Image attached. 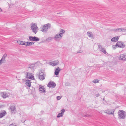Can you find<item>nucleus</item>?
Masks as SVG:
<instances>
[{
  "label": "nucleus",
  "mask_w": 126,
  "mask_h": 126,
  "mask_svg": "<svg viewBox=\"0 0 126 126\" xmlns=\"http://www.w3.org/2000/svg\"><path fill=\"white\" fill-rule=\"evenodd\" d=\"M51 27V24L50 23H47L43 26L42 29L41 31L44 32H47L49 28Z\"/></svg>",
  "instance_id": "obj_1"
},
{
  "label": "nucleus",
  "mask_w": 126,
  "mask_h": 126,
  "mask_svg": "<svg viewBox=\"0 0 126 126\" xmlns=\"http://www.w3.org/2000/svg\"><path fill=\"white\" fill-rule=\"evenodd\" d=\"M33 32L35 34H36L38 30V28L37 25L34 23H33L31 26V29Z\"/></svg>",
  "instance_id": "obj_2"
},
{
  "label": "nucleus",
  "mask_w": 126,
  "mask_h": 126,
  "mask_svg": "<svg viewBox=\"0 0 126 126\" xmlns=\"http://www.w3.org/2000/svg\"><path fill=\"white\" fill-rule=\"evenodd\" d=\"M125 112L123 110H119L118 112V114L119 117L122 119H124L125 118Z\"/></svg>",
  "instance_id": "obj_3"
},
{
  "label": "nucleus",
  "mask_w": 126,
  "mask_h": 126,
  "mask_svg": "<svg viewBox=\"0 0 126 126\" xmlns=\"http://www.w3.org/2000/svg\"><path fill=\"white\" fill-rule=\"evenodd\" d=\"M45 76L46 74L44 72L40 71L39 72V79L41 80H43L45 79Z\"/></svg>",
  "instance_id": "obj_4"
},
{
  "label": "nucleus",
  "mask_w": 126,
  "mask_h": 126,
  "mask_svg": "<svg viewBox=\"0 0 126 126\" xmlns=\"http://www.w3.org/2000/svg\"><path fill=\"white\" fill-rule=\"evenodd\" d=\"M118 59L120 60L126 61V54H121L119 56Z\"/></svg>",
  "instance_id": "obj_5"
},
{
  "label": "nucleus",
  "mask_w": 126,
  "mask_h": 126,
  "mask_svg": "<svg viewBox=\"0 0 126 126\" xmlns=\"http://www.w3.org/2000/svg\"><path fill=\"white\" fill-rule=\"evenodd\" d=\"M61 34H57L55 35L54 37V39L57 41H59L62 38V36L61 35Z\"/></svg>",
  "instance_id": "obj_6"
},
{
  "label": "nucleus",
  "mask_w": 126,
  "mask_h": 126,
  "mask_svg": "<svg viewBox=\"0 0 126 126\" xmlns=\"http://www.w3.org/2000/svg\"><path fill=\"white\" fill-rule=\"evenodd\" d=\"M116 46H117L119 48H123L125 47V45L123 42L120 41L117 42L116 43Z\"/></svg>",
  "instance_id": "obj_7"
},
{
  "label": "nucleus",
  "mask_w": 126,
  "mask_h": 126,
  "mask_svg": "<svg viewBox=\"0 0 126 126\" xmlns=\"http://www.w3.org/2000/svg\"><path fill=\"white\" fill-rule=\"evenodd\" d=\"M39 40V38L36 36H29V40L30 41H38Z\"/></svg>",
  "instance_id": "obj_8"
},
{
  "label": "nucleus",
  "mask_w": 126,
  "mask_h": 126,
  "mask_svg": "<svg viewBox=\"0 0 126 126\" xmlns=\"http://www.w3.org/2000/svg\"><path fill=\"white\" fill-rule=\"evenodd\" d=\"M39 88L40 92L44 93H45V89L44 86H42L41 85H40L39 86Z\"/></svg>",
  "instance_id": "obj_9"
},
{
  "label": "nucleus",
  "mask_w": 126,
  "mask_h": 126,
  "mask_svg": "<svg viewBox=\"0 0 126 126\" xmlns=\"http://www.w3.org/2000/svg\"><path fill=\"white\" fill-rule=\"evenodd\" d=\"M65 109L63 108L60 111L61 113L58 114L57 117L59 118L63 116L64 115V113L65 112Z\"/></svg>",
  "instance_id": "obj_10"
},
{
  "label": "nucleus",
  "mask_w": 126,
  "mask_h": 126,
  "mask_svg": "<svg viewBox=\"0 0 126 126\" xmlns=\"http://www.w3.org/2000/svg\"><path fill=\"white\" fill-rule=\"evenodd\" d=\"M56 86V84L53 82H50L48 84L47 86L49 87H55Z\"/></svg>",
  "instance_id": "obj_11"
},
{
  "label": "nucleus",
  "mask_w": 126,
  "mask_h": 126,
  "mask_svg": "<svg viewBox=\"0 0 126 126\" xmlns=\"http://www.w3.org/2000/svg\"><path fill=\"white\" fill-rule=\"evenodd\" d=\"M114 110H107L105 111V112L109 114H113L114 112Z\"/></svg>",
  "instance_id": "obj_12"
},
{
  "label": "nucleus",
  "mask_w": 126,
  "mask_h": 126,
  "mask_svg": "<svg viewBox=\"0 0 126 126\" xmlns=\"http://www.w3.org/2000/svg\"><path fill=\"white\" fill-rule=\"evenodd\" d=\"M26 77L32 80H33L34 79L33 76L32 75V73H27Z\"/></svg>",
  "instance_id": "obj_13"
},
{
  "label": "nucleus",
  "mask_w": 126,
  "mask_h": 126,
  "mask_svg": "<svg viewBox=\"0 0 126 126\" xmlns=\"http://www.w3.org/2000/svg\"><path fill=\"white\" fill-rule=\"evenodd\" d=\"M98 48L99 49H100V51L104 54H106V52L105 49L102 47L101 45H98Z\"/></svg>",
  "instance_id": "obj_14"
},
{
  "label": "nucleus",
  "mask_w": 126,
  "mask_h": 126,
  "mask_svg": "<svg viewBox=\"0 0 126 126\" xmlns=\"http://www.w3.org/2000/svg\"><path fill=\"white\" fill-rule=\"evenodd\" d=\"M59 62L58 60H56L53 62H50V64L53 66L57 65L59 63Z\"/></svg>",
  "instance_id": "obj_15"
},
{
  "label": "nucleus",
  "mask_w": 126,
  "mask_h": 126,
  "mask_svg": "<svg viewBox=\"0 0 126 126\" xmlns=\"http://www.w3.org/2000/svg\"><path fill=\"white\" fill-rule=\"evenodd\" d=\"M7 56L6 54H5L2 56V58L0 60V65H1L3 63V61H4L5 57Z\"/></svg>",
  "instance_id": "obj_16"
},
{
  "label": "nucleus",
  "mask_w": 126,
  "mask_h": 126,
  "mask_svg": "<svg viewBox=\"0 0 126 126\" xmlns=\"http://www.w3.org/2000/svg\"><path fill=\"white\" fill-rule=\"evenodd\" d=\"M119 38V36H118L114 37L113 38H112L111 39V41L112 42H116L118 40Z\"/></svg>",
  "instance_id": "obj_17"
},
{
  "label": "nucleus",
  "mask_w": 126,
  "mask_h": 126,
  "mask_svg": "<svg viewBox=\"0 0 126 126\" xmlns=\"http://www.w3.org/2000/svg\"><path fill=\"white\" fill-rule=\"evenodd\" d=\"M16 108H10V109L11 110V111L12 113L15 114L16 112Z\"/></svg>",
  "instance_id": "obj_18"
},
{
  "label": "nucleus",
  "mask_w": 126,
  "mask_h": 126,
  "mask_svg": "<svg viewBox=\"0 0 126 126\" xmlns=\"http://www.w3.org/2000/svg\"><path fill=\"white\" fill-rule=\"evenodd\" d=\"M87 34L89 37L93 38V34H92V32H88L87 33Z\"/></svg>",
  "instance_id": "obj_19"
},
{
  "label": "nucleus",
  "mask_w": 126,
  "mask_h": 126,
  "mask_svg": "<svg viewBox=\"0 0 126 126\" xmlns=\"http://www.w3.org/2000/svg\"><path fill=\"white\" fill-rule=\"evenodd\" d=\"M26 84L28 86L30 87L31 86V83L29 80H26Z\"/></svg>",
  "instance_id": "obj_20"
},
{
  "label": "nucleus",
  "mask_w": 126,
  "mask_h": 126,
  "mask_svg": "<svg viewBox=\"0 0 126 126\" xmlns=\"http://www.w3.org/2000/svg\"><path fill=\"white\" fill-rule=\"evenodd\" d=\"M60 72V68L59 67H58L56 68V69L55 70V74L56 75H58Z\"/></svg>",
  "instance_id": "obj_21"
},
{
  "label": "nucleus",
  "mask_w": 126,
  "mask_h": 126,
  "mask_svg": "<svg viewBox=\"0 0 126 126\" xmlns=\"http://www.w3.org/2000/svg\"><path fill=\"white\" fill-rule=\"evenodd\" d=\"M6 111H4V112L1 113H0V118H2L5 116L6 114Z\"/></svg>",
  "instance_id": "obj_22"
},
{
  "label": "nucleus",
  "mask_w": 126,
  "mask_h": 126,
  "mask_svg": "<svg viewBox=\"0 0 126 126\" xmlns=\"http://www.w3.org/2000/svg\"><path fill=\"white\" fill-rule=\"evenodd\" d=\"M64 32L65 31L64 30L61 29L60 32L59 33V34H61V35L63 36V34L64 33Z\"/></svg>",
  "instance_id": "obj_23"
},
{
  "label": "nucleus",
  "mask_w": 126,
  "mask_h": 126,
  "mask_svg": "<svg viewBox=\"0 0 126 126\" xmlns=\"http://www.w3.org/2000/svg\"><path fill=\"white\" fill-rule=\"evenodd\" d=\"M53 38L52 37H49L46 39V41L48 42H50L51 41Z\"/></svg>",
  "instance_id": "obj_24"
},
{
  "label": "nucleus",
  "mask_w": 126,
  "mask_h": 126,
  "mask_svg": "<svg viewBox=\"0 0 126 126\" xmlns=\"http://www.w3.org/2000/svg\"><path fill=\"white\" fill-rule=\"evenodd\" d=\"M92 82L93 83H99V80L97 79H95L93 80Z\"/></svg>",
  "instance_id": "obj_25"
},
{
  "label": "nucleus",
  "mask_w": 126,
  "mask_h": 126,
  "mask_svg": "<svg viewBox=\"0 0 126 126\" xmlns=\"http://www.w3.org/2000/svg\"><path fill=\"white\" fill-rule=\"evenodd\" d=\"M115 31L117 32L118 31L119 32H122V28H119L116 29H115L114 30Z\"/></svg>",
  "instance_id": "obj_26"
},
{
  "label": "nucleus",
  "mask_w": 126,
  "mask_h": 126,
  "mask_svg": "<svg viewBox=\"0 0 126 126\" xmlns=\"http://www.w3.org/2000/svg\"><path fill=\"white\" fill-rule=\"evenodd\" d=\"M24 42V41H17L18 44L20 45H23Z\"/></svg>",
  "instance_id": "obj_27"
},
{
  "label": "nucleus",
  "mask_w": 126,
  "mask_h": 126,
  "mask_svg": "<svg viewBox=\"0 0 126 126\" xmlns=\"http://www.w3.org/2000/svg\"><path fill=\"white\" fill-rule=\"evenodd\" d=\"M34 67V64H31L28 67L31 68V69H32Z\"/></svg>",
  "instance_id": "obj_28"
},
{
  "label": "nucleus",
  "mask_w": 126,
  "mask_h": 126,
  "mask_svg": "<svg viewBox=\"0 0 126 126\" xmlns=\"http://www.w3.org/2000/svg\"><path fill=\"white\" fill-rule=\"evenodd\" d=\"M34 42H28V43H27V45L28 46L32 45L33 44H34Z\"/></svg>",
  "instance_id": "obj_29"
},
{
  "label": "nucleus",
  "mask_w": 126,
  "mask_h": 126,
  "mask_svg": "<svg viewBox=\"0 0 126 126\" xmlns=\"http://www.w3.org/2000/svg\"><path fill=\"white\" fill-rule=\"evenodd\" d=\"M10 109L11 108H16V107L14 105L12 104L9 107Z\"/></svg>",
  "instance_id": "obj_30"
},
{
  "label": "nucleus",
  "mask_w": 126,
  "mask_h": 126,
  "mask_svg": "<svg viewBox=\"0 0 126 126\" xmlns=\"http://www.w3.org/2000/svg\"><path fill=\"white\" fill-rule=\"evenodd\" d=\"M112 48H113L114 49H115L117 48L118 47L117 46H116V44L115 45H113L112 46Z\"/></svg>",
  "instance_id": "obj_31"
},
{
  "label": "nucleus",
  "mask_w": 126,
  "mask_h": 126,
  "mask_svg": "<svg viewBox=\"0 0 126 126\" xmlns=\"http://www.w3.org/2000/svg\"><path fill=\"white\" fill-rule=\"evenodd\" d=\"M122 32H124L126 31V27L124 28H122Z\"/></svg>",
  "instance_id": "obj_32"
},
{
  "label": "nucleus",
  "mask_w": 126,
  "mask_h": 126,
  "mask_svg": "<svg viewBox=\"0 0 126 126\" xmlns=\"http://www.w3.org/2000/svg\"><path fill=\"white\" fill-rule=\"evenodd\" d=\"M2 97L3 98H5L6 97V94H3L2 95Z\"/></svg>",
  "instance_id": "obj_33"
},
{
  "label": "nucleus",
  "mask_w": 126,
  "mask_h": 126,
  "mask_svg": "<svg viewBox=\"0 0 126 126\" xmlns=\"http://www.w3.org/2000/svg\"><path fill=\"white\" fill-rule=\"evenodd\" d=\"M9 126H17L16 124H12L9 125Z\"/></svg>",
  "instance_id": "obj_34"
},
{
  "label": "nucleus",
  "mask_w": 126,
  "mask_h": 126,
  "mask_svg": "<svg viewBox=\"0 0 126 126\" xmlns=\"http://www.w3.org/2000/svg\"><path fill=\"white\" fill-rule=\"evenodd\" d=\"M28 42H25L24 41V44H23V45H26V46H28L27 45V43H28Z\"/></svg>",
  "instance_id": "obj_35"
},
{
  "label": "nucleus",
  "mask_w": 126,
  "mask_h": 126,
  "mask_svg": "<svg viewBox=\"0 0 126 126\" xmlns=\"http://www.w3.org/2000/svg\"><path fill=\"white\" fill-rule=\"evenodd\" d=\"M56 98L58 100H59L61 98V97L59 96H57V97Z\"/></svg>",
  "instance_id": "obj_36"
},
{
  "label": "nucleus",
  "mask_w": 126,
  "mask_h": 126,
  "mask_svg": "<svg viewBox=\"0 0 126 126\" xmlns=\"http://www.w3.org/2000/svg\"><path fill=\"white\" fill-rule=\"evenodd\" d=\"M100 95V94L99 93H98V94H97L95 95L96 96V97H98Z\"/></svg>",
  "instance_id": "obj_37"
},
{
  "label": "nucleus",
  "mask_w": 126,
  "mask_h": 126,
  "mask_svg": "<svg viewBox=\"0 0 126 126\" xmlns=\"http://www.w3.org/2000/svg\"><path fill=\"white\" fill-rule=\"evenodd\" d=\"M2 12V9L0 7V12Z\"/></svg>",
  "instance_id": "obj_38"
},
{
  "label": "nucleus",
  "mask_w": 126,
  "mask_h": 126,
  "mask_svg": "<svg viewBox=\"0 0 126 126\" xmlns=\"http://www.w3.org/2000/svg\"><path fill=\"white\" fill-rule=\"evenodd\" d=\"M84 116V117H85V116H86V117H88L89 116V115H85Z\"/></svg>",
  "instance_id": "obj_39"
},
{
  "label": "nucleus",
  "mask_w": 126,
  "mask_h": 126,
  "mask_svg": "<svg viewBox=\"0 0 126 126\" xmlns=\"http://www.w3.org/2000/svg\"><path fill=\"white\" fill-rule=\"evenodd\" d=\"M81 52H80V51H78L77 52V53H81Z\"/></svg>",
  "instance_id": "obj_40"
},
{
  "label": "nucleus",
  "mask_w": 126,
  "mask_h": 126,
  "mask_svg": "<svg viewBox=\"0 0 126 126\" xmlns=\"http://www.w3.org/2000/svg\"><path fill=\"white\" fill-rule=\"evenodd\" d=\"M43 112V111H41V112Z\"/></svg>",
  "instance_id": "obj_41"
}]
</instances>
